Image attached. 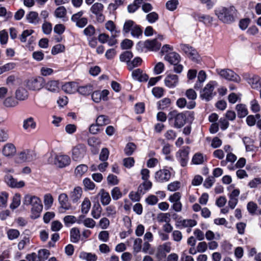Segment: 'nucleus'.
I'll return each mask as SVG.
<instances>
[{
  "label": "nucleus",
  "instance_id": "nucleus-1",
  "mask_svg": "<svg viewBox=\"0 0 261 261\" xmlns=\"http://www.w3.org/2000/svg\"><path fill=\"white\" fill-rule=\"evenodd\" d=\"M23 203L26 205H32L31 217L33 218L36 219L40 216V214L43 208V205L40 198L36 196L27 194L24 197Z\"/></svg>",
  "mask_w": 261,
  "mask_h": 261
},
{
  "label": "nucleus",
  "instance_id": "nucleus-2",
  "mask_svg": "<svg viewBox=\"0 0 261 261\" xmlns=\"http://www.w3.org/2000/svg\"><path fill=\"white\" fill-rule=\"evenodd\" d=\"M215 14L223 22L230 24L236 20L237 10L233 6L221 7L215 11Z\"/></svg>",
  "mask_w": 261,
  "mask_h": 261
},
{
  "label": "nucleus",
  "instance_id": "nucleus-3",
  "mask_svg": "<svg viewBox=\"0 0 261 261\" xmlns=\"http://www.w3.org/2000/svg\"><path fill=\"white\" fill-rule=\"evenodd\" d=\"M216 86L217 83L216 81L210 82L200 91V97L207 101H210L215 95L214 90Z\"/></svg>",
  "mask_w": 261,
  "mask_h": 261
},
{
  "label": "nucleus",
  "instance_id": "nucleus-4",
  "mask_svg": "<svg viewBox=\"0 0 261 261\" xmlns=\"http://www.w3.org/2000/svg\"><path fill=\"white\" fill-rule=\"evenodd\" d=\"M45 81L42 76L32 77L26 82L27 87L31 90H40L44 87Z\"/></svg>",
  "mask_w": 261,
  "mask_h": 261
},
{
  "label": "nucleus",
  "instance_id": "nucleus-5",
  "mask_svg": "<svg viewBox=\"0 0 261 261\" xmlns=\"http://www.w3.org/2000/svg\"><path fill=\"white\" fill-rule=\"evenodd\" d=\"M104 6L99 3H95L90 8V11L95 15L96 21L101 23L105 20V16L103 14Z\"/></svg>",
  "mask_w": 261,
  "mask_h": 261
},
{
  "label": "nucleus",
  "instance_id": "nucleus-6",
  "mask_svg": "<svg viewBox=\"0 0 261 261\" xmlns=\"http://www.w3.org/2000/svg\"><path fill=\"white\" fill-rule=\"evenodd\" d=\"M169 120H175L174 126L176 128H181L186 123V116L182 113H178L175 110L171 111L169 114Z\"/></svg>",
  "mask_w": 261,
  "mask_h": 261
},
{
  "label": "nucleus",
  "instance_id": "nucleus-7",
  "mask_svg": "<svg viewBox=\"0 0 261 261\" xmlns=\"http://www.w3.org/2000/svg\"><path fill=\"white\" fill-rule=\"evenodd\" d=\"M71 157L73 161H80L86 154L87 148L83 144H78L71 150Z\"/></svg>",
  "mask_w": 261,
  "mask_h": 261
},
{
  "label": "nucleus",
  "instance_id": "nucleus-8",
  "mask_svg": "<svg viewBox=\"0 0 261 261\" xmlns=\"http://www.w3.org/2000/svg\"><path fill=\"white\" fill-rule=\"evenodd\" d=\"M243 78L252 89L257 90L260 89L261 79L258 76L246 73L243 74Z\"/></svg>",
  "mask_w": 261,
  "mask_h": 261
},
{
  "label": "nucleus",
  "instance_id": "nucleus-9",
  "mask_svg": "<svg viewBox=\"0 0 261 261\" xmlns=\"http://www.w3.org/2000/svg\"><path fill=\"white\" fill-rule=\"evenodd\" d=\"M189 150V147L185 146L176 153V157L182 167L186 166L188 161Z\"/></svg>",
  "mask_w": 261,
  "mask_h": 261
},
{
  "label": "nucleus",
  "instance_id": "nucleus-10",
  "mask_svg": "<svg viewBox=\"0 0 261 261\" xmlns=\"http://www.w3.org/2000/svg\"><path fill=\"white\" fill-rule=\"evenodd\" d=\"M218 73L222 77L227 80L237 83H239L241 81L240 77L231 70L222 69L218 71Z\"/></svg>",
  "mask_w": 261,
  "mask_h": 261
},
{
  "label": "nucleus",
  "instance_id": "nucleus-11",
  "mask_svg": "<svg viewBox=\"0 0 261 261\" xmlns=\"http://www.w3.org/2000/svg\"><path fill=\"white\" fill-rule=\"evenodd\" d=\"M180 49L192 61L197 62L199 60V56L196 50L192 47L187 44H180Z\"/></svg>",
  "mask_w": 261,
  "mask_h": 261
},
{
  "label": "nucleus",
  "instance_id": "nucleus-12",
  "mask_svg": "<svg viewBox=\"0 0 261 261\" xmlns=\"http://www.w3.org/2000/svg\"><path fill=\"white\" fill-rule=\"evenodd\" d=\"M84 13L83 11H80L73 14L71 20L75 23L76 25L80 28L85 27L88 23V19L86 17H82Z\"/></svg>",
  "mask_w": 261,
  "mask_h": 261
},
{
  "label": "nucleus",
  "instance_id": "nucleus-13",
  "mask_svg": "<svg viewBox=\"0 0 261 261\" xmlns=\"http://www.w3.org/2000/svg\"><path fill=\"white\" fill-rule=\"evenodd\" d=\"M18 159L21 162H30L34 160L36 155L33 150L25 149L20 152L18 154Z\"/></svg>",
  "mask_w": 261,
  "mask_h": 261
},
{
  "label": "nucleus",
  "instance_id": "nucleus-14",
  "mask_svg": "<svg viewBox=\"0 0 261 261\" xmlns=\"http://www.w3.org/2000/svg\"><path fill=\"white\" fill-rule=\"evenodd\" d=\"M70 162V158L66 154H59L55 158V164L59 168L65 167L68 166Z\"/></svg>",
  "mask_w": 261,
  "mask_h": 261
},
{
  "label": "nucleus",
  "instance_id": "nucleus-15",
  "mask_svg": "<svg viewBox=\"0 0 261 261\" xmlns=\"http://www.w3.org/2000/svg\"><path fill=\"white\" fill-rule=\"evenodd\" d=\"M171 250V243L166 242L158 247L156 256L159 258H165L166 254L170 252Z\"/></svg>",
  "mask_w": 261,
  "mask_h": 261
},
{
  "label": "nucleus",
  "instance_id": "nucleus-16",
  "mask_svg": "<svg viewBox=\"0 0 261 261\" xmlns=\"http://www.w3.org/2000/svg\"><path fill=\"white\" fill-rule=\"evenodd\" d=\"M5 180L7 184L12 188H20L25 186L23 181H17V179L9 174L6 175L5 177Z\"/></svg>",
  "mask_w": 261,
  "mask_h": 261
},
{
  "label": "nucleus",
  "instance_id": "nucleus-17",
  "mask_svg": "<svg viewBox=\"0 0 261 261\" xmlns=\"http://www.w3.org/2000/svg\"><path fill=\"white\" fill-rule=\"evenodd\" d=\"M178 81V75L171 73L168 74L164 80L165 85L170 88L175 87L177 85Z\"/></svg>",
  "mask_w": 261,
  "mask_h": 261
},
{
  "label": "nucleus",
  "instance_id": "nucleus-18",
  "mask_svg": "<svg viewBox=\"0 0 261 261\" xmlns=\"http://www.w3.org/2000/svg\"><path fill=\"white\" fill-rule=\"evenodd\" d=\"M170 172L167 169L160 170L155 174V178L159 182L167 181L170 179Z\"/></svg>",
  "mask_w": 261,
  "mask_h": 261
},
{
  "label": "nucleus",
  "instance_id": "nucleus-19",
  "mask_svg": "<svg viewBox=\"0 0 261 261\" xmlns=\"http://www.w3.org/2000/svg\"><path fill=\"white\" fill-rule=\"evenodd\" d=\"M58 200L61 205L60 210L61 212H63V210L66 211L71 208L70 204L68 202L67 194L65 193L61 194L59 196Z\"/></svg>",
  "mask_w": 261,
  "mask_h": 261
},
{
  "label": "nucleus",
  "instance_id": "nucleus-20",
  "mask_svg": "<svg viewBox=\"0 0 261 261\" xmlns=\"http://www.w3.org/2000/svg\"><path fill=\"white\" fill-rule=\"evenodd\" d=\"M78 85L74 82H70L65 83L62 86V90L68 94L74 93L77 91Z\"/></svg>",
  "mask_w": 261,
  "mask_h": 261
},
{
  "label": "nucleus",
  "instance_id": "nucleus-21",
  "mask_svg": "<svg viewBox=\"0 0 261 261\" xmlns=\"http://www.w3.org/2000/svg\"><path fill=\"white\" fill-rule=\"evenodd\" d=\"M132 76L135 80L140 82H146L148 79V76L146 73H143L140 69L134 70L132 72Z\"/></svg>",
  "mask_w": 261,
  "mask_h": 261
},
{
  "label": "nucleus",
  "instance_id": "nucleus-22",
  "mask_svg": "<svg viewBox=\"0 0 261 261\" xmlns=\"http://www.w3.org/2000/svg\"><path fill=\"white\" fill-rule=\"evenodd\" d=\"M26 19L29 23L34 25H37L40 23V18L38 16V13L35 11L30 12L27 14Z\"/></svg>",
  "mask_w": 261,
  "mask_h": 261
},
{
  "label": "nucleus",
  "instance_id": "nucleus-23",
  "mask_svg": "<svg viewBox=\"0 0 261 261\" xmlns=\"http://www.w3.org/2000/svg\"><path fill=\"white\" fill-rule=\"evenodd\" d=\"M98 195L100 197V202L103 205H107L110 203L111 201L110 195L103 189L100 190Z\"/></svg>",
  "mask_w": 261,
  "mask_h": 261
},
{
  "label": "nucleus",
  "instance_id": "nucleus-24",
  "mask_svg": "<svg viewBox=\"0 0 261 261\" xmlns=\"http://www.w3.org/2000/svg\"><path fill=\"white\" fill-rule=\"evenodd\" d=\"M16 150L15 146L12 143H7L4 145L2 152L5 156H11L16 153Z\"/></svg>",
  "mask_w": 261,
  "mask_h": 261
},
{
  "label": "nucleus",
  "instance_id": "nucleus-25",
  "mask_svg": "<svg viewBox=\"0 0 261 261\" xmlns=\"http://www.w3.org/2000/svg\"><path fill=\"white\" fill-rule=\"evenodd\" d=\"M145 46L149 50L156 51L160 48L161 44L158 41L157 39H155L152 40L146 41Z\"/></svg>",
  "mask_w": 261,
  "mask_h": 261
},
{
  "label": "nucleus",
  "instance_id": "nucleus-26",
  "mask_svg": "<svg viewBox=\"0 0 261 261\" xmlns=\"http://www.w3.org/2000/svg\"><path fill=\"white\" fill-rule=\"evenodd\" d=\"M176 105L180 108H184L186 106L188 109H192L195 108L196 103L194 101H192L187 104L186 99L185 98H180L176 101Z\"/></svg>",
  "mask_w": 261,
  "mask_h": 261
},
{
  "label": "nucleus",
  "instance_id": "nucleus-27",
  "mask_svg": "<svg viewBox=\"0 0 261 261\" xmlns=\"http://www.w3.org/2000/svg\"><path fill=\"white\" fill-rule=\"evenodd\" d=\"M165 59L171 64L178 63L180 60V57L176 53H170L165 56Z\"/></svg>",
  "mask_w": 261,
  "mask_h": 261
},
{
  "label": "nucleus",
  "instance_id": "nucleus-28",
  "mask_svg": "<svg viewBox=\"0 0 261 261\" xmlns=\"http://www.w3.org/2000/svg\"><path fill=\"white\" fill-rule=\"evenodd\" d=\"M83 191L81 188L77 187L70 193V197L73 203H76L81 198Z\"/></svg>",
  "mask_w": 261,
  "mask_h": 261
},
{
  "label": "nucleus",
  "instance_id": "nucleus-29",
  "mask_svg": "<svg viewBox=\"0 0 261 261\" xmlns=\"http://www.w3.org/2000/svg\"><path fill=\"white\" fill-rule=\"evenodd\" d=\"M105 28L110 32L112 36L113 37H116L119 33V31L117 30L114 22L112 20H109L106 23Z\"/></svg>",
  "mask_w": 261,
  "mask_h": 261
},
{
  "label": "nucleus",
  "instance_id": "nucleus-30",
  "mask_svg": "<svg viewBox=\"0 0 261 261\" xmlns=\"http://www.w3.org/2000/svg\"><path fill=\"white\" fill-rule=\"evenodd\" d=\"M236 110L237 112L238 116L239 118H243L246 116L248 114L247 107L244 104H238L236 107Z\"/></svg>",
  "mask_w": 261,
  "mask_h": 261
},
{
  "label": "nucleus",
  "instance_id": "nucleus-31",
  "mask_svg": "<svg viewBox=\"0 0 261 261\" xmlns=\"http://www.w3.org/2000/svg\"><path fill=\"white\" fill-rule=\"evenodd\" d=\"M28 97V91L23 88H18L15 92V97L18 100H24Z\"/></svg>",
  "mask_w": 261,
  "mask_h": 261
},
{
  "label": "nucleus",
  "instance_id": "nucleus-32",
  "mask_svg": "<svg viewBox=\"0 0 261 261\" xmlns=\"http://www.w3.org/2000/svg\"><path fill=\"white\" fill-rule=\"evenodd\" d=\"M45 88L52 92H57L59 90V83L57 81H50L46 84H45Z\"/></svg>",
  "mask_w": 261,
  "mask_h": 261
},
{
  "label": "nucleus",
  "instance_id": "nucleus-33",
  "mask_svg": "<svg viewBox=\"0 0 261 261\" xmlns=\"http://www.w3.org/2000/svg\"><path fill=\"white\" fill-rule=\"evenodd\" d=\"M36 126V123L32 117H29L24 120L23 122V128L25 130L29 128L35 129Z\"/></svg>",
  "mask_w": 261,
  "mask_h": 261
},
{
  "label": "nucleus",
  "instance_id": "nucleus-34",
  "mask_svg": "<svg viewBox=\"0 0 261 261\" xmlns=\"http://www.w3.org/2000/svg\"><path fill=\"white\" fill-rule=\"evenodd\" d=\"M152 187V183L147 179L141 184L138 188V192L140 194H144L146 191L150 189Z\"/></svg>",
  "mask_w": 261,
  "mask_h": 261
},
{
  "label": "nucleus",
  "instance_id": "nucleus-35",
  "mask_svg": "<svg viewBox=\"0 0 261 261\" xmlns=\"http://www.w3.org/2000/svg\"><path fill=\"white\" fill-rule=\"evenodd\" d=\"M206 75L205 72L201 70L199 72L198 75V81L194 85V88L196 89H199L201 87L202 83L205 80Z\"/></svg>",
  "mask_w": 261,
  "mask_h": 261
},
{
  "label": "nucleus",
  "instance_id": "nucleus-36",
  "mask_svg": "<svg viewBox=\"0 0 261 261\" xmlns=\"http://www.w3.org/2000/svg\"><path fill=\"white\" fill-rule=\"evenodd\" d=\"M80 238V230L77 228H72L70 230V239L73 243L79 242Z\"/></svg>",
  "mask_w": 261,
  "mask_h": 261
},
{
  "label": "nucleus",
  "instance_id": "nucleus-37",
  "mask_svg": "<svg viewBox=\"0 0 261 261\" xmlns=\"http://www.w3.org/2000/svg\"><path fill=\"white\" fill-rule=\"evenodd\" d=\"M80 257L87 261H96L97 260V256L95 254L85 252H81Z\"/></svg>",
  "mask_w": 261,
  "mask_h": 261
},
{
  "label": "nucleus",
  "instance_id": "nucleus-38",
  "mask_svg": "<svg viewBox=\"0 0 261 261\" xmlns=\"http://www.w3.org/2000/svg\"><path fill=\"white\" fill-rule=\"evenodd\" d=\"M93 90L92 87L90 85H86L77 87V91L83 95L90 94Z\"/></svg>",
  "mask_w": 261,
  "mask_h": 261
},
{
  "label": "nucleus",
  "instance_id": "nucleus-39",
  "mask_svg": "<svg viewBox=\"0 0 261 261\" xmlns=\"http://www.w3.org/2000/svg\"><path fill=\"white\" fill-rule=\"evenodd\" d=\"M4 105L8 108L14 107L18 105V101L12 96L6 98L3 101Z\"/></svg>",
  "mask_w": 261,
  "mask_h": 261
},
{
  "label": "nucleus",
  "instance_id": "nucleus-40",
  "mask_svg": "<svg viewBox=\"0 0 261 261\" xmlns=\"http://www.w3.org/2000/svg\"><path fill=\"white\" fill-rule=\"evenodd\" d=\"M133 57V55L131 51H125L120 55L119 59L121 62H125L128 64V63H130V60Z\"/></svg>",
  "mask_w": 261,
  "mask_h": 261
},
{
  "label": "nucleus",
  "instance_id": "nucleus-41",
  "mask_svg": "<svg viewBox=\"0 0 261 261\" xmlns=\"http://www.w3.org/2000/svg\"><path fill=\"white\" fill-rule=\"evenodd\" d=\"M110 121L108 117L106 115L99 116L96 120V123L100 126H104L110 123Z\"/></svg>",
  "mask_w": 261,
  "mask_h": 261
},
{
  "label": "nucleus",
  "instance_id": "nucleus-42",
  "mask_svg": "<svg viewBox=\"0 0 261 261\" xmlns=\"http://www.w3.org/2000/svg\"><path fill=\"white\" fill-rule=\"evenodd\" d=\"M101 207L99 203L95 204L92 208L91 215L95 219H98L100 217Z\"/></svg>",
  "mask_w": 261,
  "mask_h": 261
},
{
  "label": "nucleus",
  "instance_id": "nucleus-43",
  "mask_svg": "<svg viewBox=\"0 0 261 261\" xmlns=\"http://www.w3.org/2000/svg\"><path fill=\"white\" fill-rule=\"evenodd\" d=\"M171 104V100L169 98H164L158 102V109L164 110L168 108Z\"/></svg>",
  "mask_w": 261,
  "mask_h": 261
},
{
  "label": "nucleus",
  "instance_id": "nucleus-44",
  "mask_svg": "<svg viewBox=\"0 0 261 261\" xmlns=\"http://www.w3.org/2000/svg\"><path fill=\"white\" fill-rule=\"evenodd\" d=\"M91 207V202L88 198H85L82 203L81 212L83 214H87Z\"/></svg>",
  "mask_w": 261,
  "mask_h": 261
},
{
  "label": "nucleus",
  "instance_id": "nucleus-45",
  "mask_svg": "<svg viewBox=\"0 0 261 261\" xmlns=\"http://www.w3.org/2000/svg\"><path fill=\"white\" fill-rule=\"evenodd\" d=\"M142 63V60L140 57L135 58L132 62L128 63V66L130 70L134 68L140 66Z\"/></svg>",
  "mask_w": 261,
  "mask_h": 261
},
{
  "label": "nucleus",
  "instance_id": "nucleus-46",
  "mask_svg": "<svg viewBox=\"0 0 261 261\" xmlns=\"http://www.w3.org/2000/svg\"><path fill=\"white\" fill-rule=\"evenodd\" d=\"M88 170V166L85 164H81L76 167L75 173L77 176H81Z\"/></svg>",
  "mask_w": 261,
  "mask_h": 261
},
{
  "label": "nucleus",
  "instance_id": "nucleus-47",
  "mask_svg": "<svg viewBox=\"0 0 261 261\" xmlns=\"http://www.w3.org/2000/svg\"><path fill=\"white\" fill-rule=\"evenodd\" d=\"M112 197L114 200H117L122 197V193L119 188L117 187H114L111 192Z\"/></svg>",
  "mask_w": 261,
  "mask_h": 261
},
{
  "label": "nucleus",
  "instance_id": "nucleus-48",
  "mask_svg": "<svg viewBox=\"0 0 261 261\" xmlns=\"http://www.w3.org/2000/svg\"><path fill=\"white\" fill-rule=\"evenodd\" d=\"M135 22L132 20H126L123 27V31L124 33H128L132 31V29L135 26Z\"/></svg>",
  "mask_w": 261,
  "mask_h": 261
},
{
  "label": "nucleus",
  "instance_id": "nucleus-49",
  "mask_svg": "<svg viewBox=\"0 0 261 261\" xmlns=\"http://www.w3.org/2000/svg\"><path fill=\"white\" fill-rule=\"evenodd\" d=\"M8 194L3 192L0 194V207L5 208L7 205Z\"/></svg>",
  "mask_w": 261,
  "mask_h": 261
},
{
  "label": "nucleus",
  "instance_id": "nucleus-50",
  "mask_svg": "<svg viewBox=\"0 0 261 261\" xmlns=\"http://www.w3.org/2000/svg\"><path fill=\"white\" fill-rule=\"evenodd\" d=\"M146 20L150 23L156 22L159 19V15L155 12H151L147 14Z\"/></svg>",
  "mask_w": 261,
  "mask_h": 261
},
{
  "label": "nucleus",
  "instance_id": "nucleus-51",
  "mask_svg": "<svg viewBox=\"0 0 261 261\" xmlns=\"http://www.w3.org/2000/svg\"><path fill=\"white\" fill-rule=\"evenodd\" d=\"M50 254L49 251L46 249L39 250L38 252V256L40 261H44Z\"/></svg>",
  "mask_w": 261,
  "mask_h": 261
},
{
  "label": "nucleus",
  "instance_id": "nucleus-52",
  "mask_svg": "<svg viewBox=\"0 0 261 261\" xmlns=\"http://www.w3.org/2000/svg\"><path fill=\"white\" fill-rule=\"evenodd\" d=\"M136 146L133 143H128L124 148V152L127 155H130L135 150Z\"/></svg>",
  "mask_w": 261,
  "mask_h": 261
},
{
  "label": "nucleus",
  "instance_id": "nucleus-53",
  "mask_svg": "<svg viewBox=\"0 0 261 261\" xmlns=\"http://www.w3.org/2000/svg\"><path fill=\"white\" fill-rule=\"evenodd\" d=\"M7 233L8 239L10 240L17 239L20 234L19 231L18 230L14 229H10L8 230Z\"/></svg>",
  "mask_w": 261,
  "mask_h": 261
},
{
  "label": "nucleus",
  "instance_id": "nucleus-54",
  "mask_svg": "<svg viewBox=\"0 0 261 261\" xmlns=\"http://www.w3.org/2000/svg\"><path fill=\"white\" fill-rule=\"evenodd\" d=\"M142 241L141 239L137 238L134 240L133 245V250L136 253L140 252L142 248Z\"/></svg>",
  "mask_w": 261,
  "mask_h": 261
},
{
  "label": "nucleus",
  "instance_id": "nucleus-55",
  "mask_svg": "<svg viewBox=\"0 0 261 261\" xmlns=\"http://www.w3.org/2000/svg\"><path fill=\"white\" fill-rule=\"evenodd\" d=\"M42 29L43 32L44 34L48 35L51 33L52 31V25L50 22L44 20V23L42 26Z\"/></svg>",
  "mask_w": 261,
  "mask_h": 261
},
{
  "label": "nucleus",
  "instance_id": "nucleus-56",
  "mask_svg": "<svg viewBox=\"0 0 261 261\" xmlns=\"http://www.w3.org/2000/svg\"><path fill=\"white\" fill-rule=\"evenodd\" d=\"M20 204V196L19 194H15L13 198V201L10 205L12 209L17 208Z\"/></svg>",
  "mask_w": 261,
  "mask_h": 261
},
{
  "label": "nucleus",
  "instance_id": "nucleus-57",
  "mask_svg": "<svg viewBox=\"0 0 261 261\" xmlns=\"http://www.w3.org/2000/svg\"><path fill=\"white\" fill-rule=\"evenodd\" d=\"M171 215L169 213L161 214L158 217V220L159 222H170L171 220Z\"/></svg>",
  "mask_w": 261,
  "mask_h": 261
},
{
  "label": "nucleus",
  "instance_id": "nucleus-58",
  "mask_svg": "<svg viewBox=\"0 0 261 261\" xmlns=\"http://www.w3.org/2000/svg\"><path fill=\"white\" fill-rule=\"evenodd\" d=\"M83 184L85 188L89 190H92L95 187V184L88 178H86L83 180Z\"/></svg>",
  "mask_w": 261,
  "mask_h": 261
},
{
  "label": "nucleus",
  "instance_id": "nucleus-59",
  "mask_svg": "<svg viewBox=\"0 0 261 261\" xmlns=\"http://www.w3.org/2000/svg\"><path fill=\"white\" fill-rule=\"evenodd\" d=\"M204 162L203 155L201 153H196L193 157L192 162L196 165L201 164Z\"/></svg>",
  "mask_w": 261,
  "mask_h": 261
},
{
  "label": "nucleus",
  "instance_id": "nucleus-60",
  "mask_svg": "<svg viewBox=\"0 0 261 261\" xmlns=\"http://www.w3.org/2000/svg\"><path fill=\"white\" fill-rule=\"evenodd\" d=\"M66 14V10L63 6L58 7L55 12V16L58 18L64 17Z\"/></svg>",
  "mask_w": 261,
  "mask_h": 261
},
{
  "label": "nucleus",
  "instance_id": "nucleus-61",
  "mask_svg": "<svg viewBox=\"0 0 261 261\" xmlns=\"http://www.w3.org/2000/svg\"><path fill=\"white\" fill-rule=\"evenodd\" d=\"M247 208L250 214L254 215L257 209V205L252 201H250L247 204Z\"/></svg>",
  "mask_w": 261,
  "mask_h": 261
},
{
  "label": "nucleus",
  "instance_id": "nucleus-62",
  "mask_svg": "<svg viewBox=\"0 0 261 261\" xmlns=\"http://www.w3.org/2000/svg\"><path fill=\"white\" fill-rule=\"evenodd\" d=\"M65 50V46L61 44H58L54 46L51 49V54L54 55L58 53L63 52Z\"/></svg>",
  "mask_w": 261,
  "mask_h": 261
},
{
  "label": "nucleus",
  "instance_id": "nucleus-63",
  "mask_svg": "<svg viewBox=\"0 0 261 261\" xmlns=\"http://www.w3.org/2000/svg\"><path fill=\"white\" fill-rule=\"evenodd\" d=\"M142 34V31L140 28L135 24V26L132 29L131 35L134 37L138 38Z\"/></svg>",
  "mask_w": 261,
  "mask_h": 261
},
{
  "label": "nucleus",
  "instance_id": "nucleus-64",
  "mask_svg": "<svg viewBox=\"0 0 261 261\" xmlns=\"http://www.w3.org/2000/svg\"><path fill=\"white\" fill-rule=\"evenodd\" d=\"M53 197L50 194H46L44 197V203L45 207L49 208L53 203Z\"/></svg>",
  "mask_w": 261,
  "mask_h": 261
}]
</instances>
